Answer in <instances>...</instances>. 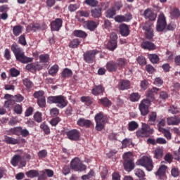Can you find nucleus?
<instances>
[{"instance_id": "64", "label": "nucleus", "mask_w": 180, "mask_h": 180, "mask_svg": "<svg viewBox=\"0 0 180 180\" xmlns=\"http://www.w3.org/2000/svg\"><path fill=\"white\" fill-rule=\"evenodd\" d=\"M47 150L44 149V150H39L37 153V155L39 157V158H46V157H47Z\"/></svg>"}, {"instance_id": "24", "label": "nucleus", "mask_w": 180, "mask_h": 180, "mask_svg": "<svg viewBox=\"0 0 180 180\" xmlns=\"http://www.w3.org/2000/svg\"><path fill=\"white\" fill-rule=\"evenodd\" d=\"M118 88L121 91H125V89H130V81L126 79H122L119 82Z\"/></svg>"}, {"instance_id": "62", "label": "nucleus", "mask_w": 180, "mask_h": 180, "mask_svg": "<svg viewBox=\"0 0 180 180\" xmlns=\"http://www.w3.org/2000/svg\"><path fill=\"white\" fill-rule=\"evenodd\" d=\"M29 27L33 32H37V30H39V29H40V24H39V23H31V24H30Z\"/></svg>"}, {"instance_id": "58", "label": "nucleus", "mask_w": 180, "mask_h": 180, "mask_svg": "<svg viewBox=\"0 0 180 180\" xmlns=\"http://www.w3.org/2000/svg\"><path fill=\"white\" fill-rule=\"evenodd\" d=\"M18 43L22 46H26V44H27L25 34H22L18 37Z\"/></svg>"}, {"instance_id": "49", "label": "nucleus", "mask_w": 180, "mask_h": 180, "mask_svg": "<svg viewBox=\"0 0 180 180\" xmlns=\"http://www.w3.org/2000/svg\"><path fill=\"white\" fill-rule=\"evenodd\" d=\"M77 15H79L82 18H89L91 12H89V11L79 10L77 11Z\"/></svg>"}, {"instance_id": "23", "label": "nucleus", "mask_w": 180, "mask_h": 180, "mask_svg": "<svg viewBox=\"0 0 180 180\" xmlns=\"http://www.w3.org/2000/svg\"><path fill=\"white\" fill-rule=\"evenodd\" d=\"M141 47L143 49V50H155L156 46L154 44V43L150 41H144L141 43Z\"/></svg>"}, {"instance_id": "27", "label": "nucleus", "mask_w": 180, "mask_h": 180, "mask_svg": "<svg viewBox=\"0 0 180 180\" xmlns=\"http://www.w3.org/2000/svg\"><path fill=\"white\" fill-rule=\"evenodd\" d=\"M116 64L118 70H122L125 68L126 65H127V60L123 58H120L116 60Z\"/></svg>"}, {"instance_id": "16", "label": "nucleus", "mask_w": 180, "mask_h": 180, "mask_svg": "<svg viewBox=\"0 0 180 180\" xmlns=\"http://www.w3.org/2000/svg\"><path fill=\"white\" fill-rule=\"evenodd\" d=\"M103 92H105V87H103V85L102 84H94L93 89H91V94L92 95H94V96L103 95Z\"/></svg>"}, {"instance_id": "54", "label": "nucleus", "mask_w": 180, "mask_h": 180, "mask_svg": "<svg viewBox=\"0 0 180 180\" xmlns=\"http://www.w3.org/2000/svg\"><path fill=\"white\" fill-rule=\"evenodd\" d=\"M40 128L43 131H44L45 134H50V128L47 124H46V122H43L40 125Z\"/></svg>"}, {"instance_id": "3", "label": "nucleus", "mask_w": 180, "mask_h": 180, "mask_svg": "<svg viewBox=\"0 0 180 180\" xmlns=\"http://www.w3.org/2000/svg\"><path fill=\"white\" fill-rule=\"evenodd\" d=\"M123 166L124 169L127 172H130L134 169L136 165L134 164V160L133 159V155L131 153H126L123 155Z\"/></svg>"}, {"instance_id": "61", "label": "nucleus", "mask_w": 180, "mask_h": 180, "mask_svg": "<svg viewBox=\"0 0 180 180\" xmlns=\"http://www.w3.org/2000/svg\"><path fill=\"white\" fill-rule=\"evenodd\" d=\"M10 74L11 77H18V75H20V71L15 68H12L10 69Z\"/></svg>"}, {"instance_id": "40", "label": "nucleus", "mask_w": 180, "mask_h": 180, "mask_svg": "<svg viewBox=\"0 0 180 180\" xmlns=\"http://www.w3.org/2000/svg\"><path fill=\"white\" fill-rule=\"evenodd\" d=\"M134 172H135L136 176L139 178V179H143L146 178V173L144 172V171H143V169H136L134 170Z\"/></svg>"}, {"instance_id": "50", "label": "nucleus", "mask_w": 180, "mask_h": 180, "mask_svg": "<svg viewBox=\"0 0 180 180\" xmlns=\"http://www.w3.org/2000/svg\"><path fill=\"white\" fill-rule=\"evenodd\" d=\"M22 84L26 86V88L30 89L32 86H33V82L30 81V79L25 78L22 79Z\"/></svg>"}, {"instance_id": "59", "label": "nucleus", "mask_w": 180, "mask_h": 180, "mask_svg": "<svg viewBox=\"0 0 180 180\" xmlns=\"http://www.w3.org/2000/svg\"><path fill=\"white\" fill-rule=\"evenodd\" d=\"M33 96L36 99H40V98H44V91H35L33 94Z\"/></svg>"}, {"instance_id": "46", "label": "nucleus", "mask_w": 180, "mask_h": 180, "mask_svg": "<svg viewBox=\"0 0 180 180\" xmlns=\"http://www.w3.org/2000/svg\"><path fill=\"white\" fill-rule=\"evenodd\" d=\"M58 72V65H53L49 70V75L54 76Z\"/></svg>"}, {"instance_id": "15", "label": "nucleus", "mask_w": 180, "mask_h": 180, "mask_svg": "<svg viewBox=\"0 0 180 180\" xmlns=\"http://www.w3.org/2000/svg\"><path fill=\"white\" fill-rule=\"evenodd\" d=\"M167 166L165 165H161L160 166L158 171L155 173L156 176H158L159 179L161 180H166L167 179Z\"/></svg>"}, {"instance_id": "32", "label": "nucleus", "mask_w": 180, "mask_h": 180, "mask_svg": "<svg viewBox=\"0 0 180 180\" xmlns=\"http://www.w3.org/2000/svg\"><path fill=\"white\" fill-rule=\"evenodd\" d=\"M79 44H81V40L78 38H75L70 41L69 47L70 49H78Z\"/></svg>"}, {"instance_id": "36", "label": "nucleus", "mask_w": 180, "mask_h": 180, "mask_svg": "<svg viewBox=\"0 0 180 180\" xmlns=\"http://www.w3.org/2000/svg\"><path fill=\"white\" fill-rule=\"evenodd\" d=\"M25 175L27 176V178H37L39 176V171L31 169L28 172H26Z\"/></svg>"}, {"instance_id": "51", "label": "nucleus", "mask_w": 180, "mask_h": 180, "mask_svg": "<svg viewBox=\"0 0 180 180\" xmlns=\"http://www.w3.org/2000/svg\"><path fill=\"white\" fill-rule=\"evenodd\" d=\"M41 116H42L41 112L39 111L36 112L34 115V119L35 122H37V123H41L43 120Z\"/></svg>"}, {"instance_id": "42", "label": "nucleus", "mask_w": 180, "mask_h": 180, "mask_svg": "<svg viewBox=\"0 0 180 180\" xmlns=\"http://www.w3.org/2000/svg\"><path fill=\"white\" fill-rule=\"evenodd\" d=\"M148 58H149L153 64H157V63L160 61V57H158L157 54H149Z\"/></svg>"}, {"instance_id": "21", "label": "nucleus", "mask_w": 180, "mask_h": 180, "mask_svg": "<svg viewBox=\"0 0 180 180\" xmlns=\"http://www.w3.org/2000/svg\"><path fill=\"white\" fill-rule=\"evenodd\" d=\"M120 33L123 37H127L130 34V28L126 24H122L120 26Z\"/></svg>"}, {"instance_id": "6", "label": "nucleus", "mask_w": 180, "mask_h": 180, "mask_svg": "<svg viewBox=\"0 0 180 180\" xmlns=\"http://www.w3.org/2000/svg\"><path fill=\"white\" fill-rule=\"evenodd\" d=\"M136 165H141L146 168L147 171H153L154 165H153V160L147 156H143L136 162Z\"/></svg>"}, {"instance_id": "35", "label": "nucleus", "mask_w": 180, "mask_h": 180, "mask_svg": "<svg viewBox=\"0 0 180 180\" xmlns=\"http://www.w3.org/2000/svg\"><path fill=\"white\" fill-rule=\"evenodd\" d=\"M121 143L123 148L130 147L131 146V147H134V143H133L131 139H124Z\"/></svg>"}, {"instance_id": "17", "label": "nucleus", "mask_w": 180, "mask_h": 180, "mask_svg": "<svg viewBox=\"0 0 180 180\" xmlns=\"http://www.w3.org/2000/svg\"><path fill=\"white\" fill-rule=\"evenodd\" d=\"M160 91V89L153 87L151 89L148 90V94H147V98L143 99V101H147L149 102V104L151 103V102L154 101L155 97H154V94H157Z\"/></svg>"}, {"instance_id": "43", "label": "nucleus", "mask_w": 180, "mask_h": 180, "mask_svg": "<svg viewBox=\"0 0 180 180\" xmlns=\"http://www.w3.org/2000/svg\"><path fill=\"white\" fill-rule=\"evenodd\" d=\"M139 128V124L135 121H131L128 124V130L129 131H134L136 129Z\"/></svg>"}, {"instance_id": "29", "label": "nucleus", "mask_w": 180, "mask_h": 180, "mask_svg": "<svg viewBox=\"0 0 180 180\" xmlns=\"http://www.w3.org/2000/svg\"><path fill=\"white\" fill-rule=\"evenodd\" d=\"M91 15L93 18H101L102 16V8L98 7L91 9Z\"/></svg>"}, {"instance_id": "11", "label": "nucleus", "mask_w": 180, "mask_h": 180, "mask_svg": "<svg viewBox=\"0 0 180 180\" xmlns=\"http://www.w3.org/2000/svg\"><path fill=\"white\" fill-rule=\"evenodd\" d=\"M143 30L145 31V36L148 40H151L154 37V30H153L150 22L143 24Z\"/></svg>"}, {"instance_id": "10", "label": "nucleus", "mask_w": 180, "mask_h": 180, "mask_svg": "<svg viewBox=\"0 0 180 180\" xmlns=\"http://www.w3.org/2000/svg\"><path fill=\"white\" fill-rule=\"evenodd\" d=\"M165 27H167V20H165V15L162 13L159 15L156 29L158 32H164Z\"/></svg>"}, {"instance_id": "13", "label": "nucleus", "mask_w": 180, "mask_h": 180, "mask_svg": "<svg viewBox=\"0 0 180 180\" xmlns=\"http://www.w3.org/2000/svg\"><path fill=\"white\" fill-rule=\"evenodd\" d=\"M66 136L69 140H71L72 141H77V140H79L80 137V133L79 131L77 129H72L68 131H66Z\"/></svg>"}, {"instance_id": "37", "label": "nucleus", "mask_w": 180, "mask_h": 180, "mask_svg": "<svg viewBox=\"0 0 180 180\" xmlns=\"http://www.w3.org/2000/svg\"><path fill=\"white\" fill-rule=\"evenodd\" d=\"M22 160V157L19 155H15L11 161V164L13 165V167H17L18 164Z\"/></svg>"}, {"instance_id": "1", "label": "nucleus", "mask_w": 180, "mask_h": 180, "mask_svg": "<svg viewBox=\"0 0 180 180\" xmlns=\"http://www.w3.org/2000/svg\"><path fill=\"white\" fill-rule=\"evenodd\" d=\"M11 51L15 55L17 61L22 64H27V63H32L33 61V58L25 56V52L20 48H18L16 44L11 46Z\"/></svg>"}, {"instance_id": "31", "label": "nucleus", "mask_w": 180, "mask_h": 180, "mask_svg": "<svg viewBox=\"0 0 180 180\" xmlns=\"http://www.w3.org/2000/svg\"><path fill=\"white\" fill-rule=\"evenodd\" d=\"M23 32V26L18 25L13 27V34L18 37L20 34H22Z\"/></svg>"}, {"instance_id": "7", "label": "nucleus", "mask_w": 180, "mask_h": 180, "mask_svg": "<svg viewBox=\"0 0 180 180\" xmlns=\"http://www.w3.org/2000/svg\"><path fill=\"white\" fill-rule=\"evenodd\" d=\"M70 167L74 171H79V172H82V171L86 169V165H84L79 158H75L72 160Z\"/></svg>"}, {"instance_id": "26", "label": "nucleus", "mask_w": 180, "mask_h": 180, "mask_svg": "<svg viewBox=\"0 0 180 180\" xmlns=\"http://www.w3.org/2000/svg\"><path fill=\"white\" fill-rule=\"evenodd\" d=\"M85 26L88 30L90 32H94L96 27H98V25L94 20H87L85 22Z\"/></svg>"}, {"instance_id": "9", "label": "nucleus", "mask_w": 180, "mask_h": 180, "mask_svg": "<svg viewBox=\"0 0 180 180\" xmlns=\"http://www.w3.org/2000/svg\"><path fill=\"white\" fill-rule=\"evenodd\" d=\"M98 53H99V51L98 50H91L86 51L83 55L84 60L88 64H92V63L95 61V57Z\"/></svg>"}, {"instance_id": "44", "label": "nucleus", "mask_w": 180, "mask_h": 180, "mask_svg": "<svg viewBox=\"0 0 180 180\" xmlns=\"http://www.w3.org/2000/svg\"><path fill=\"white\" fill-rule=\"evenodd\" d=\"M63 78H70L72 77V71L68 68H65L61 74Z\"/></svg>"}, {"instance_id": "39", "label": "nucleus", "mask_w": 180, "mask_h": 180, "mask_svg": "<svg viewBox=\"0 0 180 180\" xmlns=\"http://www.w3.org/2000/svg\"><path fill=\"white\" fill-rule=\"evenodd\" d=\"M80 101L86 105H92V103H94V99L90 96H83L81 97Z\"/></svg>"}, {"instance_id": "19", "label": "nucleus", "mask_w": 180, "mask_h": 180, "mask_svg": "<svg viewBox=\"0 0 180 180\" xmlns=\"http://www.w3.org/2000/svg\"><path fill=\"white\" fill-rule=\"evenodd\" d=\"M26 70L28 71H30V72H36V71H40L41 70V66L39 65L38 63H32L30 64H27L25 66Z\"/></svg>"}, {"instance_id": "63", "label": "nucleus", "mask_w": 180, "mask_h": 180, "mask_svg": "<svg viewBox=\"0 0 180 180\" xmlns=\"http://www.w3.org/2000/svg\"><path fill=\"white\" fill-rule=\"evenodd\" d=\"M136 134L137 137H148V136L147 135V134L145 132L142 127L140 130H138L136 132Z\"/></svg>"}, {"instance_id": "22", "label": "nucleus", "mask_w": 180, "mask_h": 180, "mask_svg": "<svg viewBox=\"0 0 180 180\" xmlns=\"http://www.w3.org/2000/svg\"><path fill=\"white\" fill-rule=\"evenodd\" d=\"M106 68L109 72H116V71H117V70H119L116 62H115L113 60H110L107 63Z\"/></svg>"}, {"instance_id": "20", "label": "nucleus", "mask_w": 180, "mask_h": 180, "mask_svg": "<svg viewBox=\"0 0 180 180\" xmlns=\"http://www.w3.org/2000/svg\"><path fill=\"white\" fill-rule=\"evenodd\" d=\"M77 126L80 127H86V129H89L92 124V122L89 120H85V118H79L77 120Z\"/></svg>"}, {"instance_id": "30", "label": "nucleus", "mask_w": 180, "mask_h": 180, "mask_svg": "<svg viewBox=\"0 0 180 180\" xmlns=\"http://www.w3.org/2000/svg\"><path fill=\"white\" fill-rule=\"evenodd\" d=\"M101 105H103L104 108H110L112 106V101L109 100L107 97H103L98 100Z\"/></svg>"}, {"instance_id": "12", "label": "nucleus", "mask_w": 180, "mask_h": 180, "mask_svg": "<svg viewBox=\"0 0 180 180\" xmlns=\"http://www.w3.org/2000/svg\"><path fill=\"white\" fill-rule=\"evenodd\" d=\"M148 108H150L149 102L146 100H142L139 105V108L142 116H147V115H148L150 112Z\"/></svg>"}, {"instance_id": "2", "label": "nucleus", "mask_w": 180, "mask_h": 180, "mask_svg": "<svg viewBox=\"0 0 180 180\" xmlns=\"http://www.w3.org/2000/svg\"><path fill=\"white\" fill-rule=\"evenodd\" d=\"M47 103L50 105L55 103L59 109H64L68 105L67 97L63 95L49 96L47 98Z\"/></svg>"}, {"instance_id": "33", "label": "nucleus", "mask_w": 180, "mask_h": 180, "mask_svg": "<svg viewBox=\"0 0 180 180\" xmlns=\"http://www.w3.org/2000/svg\"><path fill=\"white\" fill-rule=\"evenodd\" d=\"M142 128L143 130L145 131V133L148 135V137H150V136L154 133V129L150 127V125L147 124L143 123Z\"/></svg>"}, {"instance_id": "5", "label": "nucleus", "mask_w": 180, "mask_h": 180, "mask_svg": "<svg viewBox=\"0 0 180 180\" xmlns=\"http://www.w3.org/2000/svg\"><path fill=\"white\" fill-rule=\"evenodd\" d=\"M6 134L8 136H22V137H27L29 136V130L23 128L22 127H17L14 128H11L6 131Z\"/></svg>"}, {"instance_id": "8", "label": "nucleus", "mask_w": 180, "mask_h": 180, "mask_svg": "<svg viewBox=\"0 0 180 180\" xmlns=\"http://www.w3.org/2000/svg\"><path fill=\"white\" fill-rule=\"evenodd\" d=\"M107 49L110 51H115L117 49V34L112 32L110 35V40L107 44Z\"/></svg>"}, {"instance_id": "25", "label": "nucleus", "mask_w": 180, "mask_h": 180, "mask_svg": "<svg viewBox=\"0 0 180 180\" xmlns=\"http://www.w3.org/2000/svg\"><path fill=\"white\" fill-rule=\"evenodd\" d=\"M143 15L146 19H148L149 20H155V14L150 8L145 10Z\"/></svg>"}, {"instance_id": "41", "label": "nucleus", "mask_w": 180, "mask_h": 180, "mask_svg": "<svg viewBox=\"0 0 180 180\" xmlns=\"http://www.w3.org/2000/svg\"><path fill=\"white\" fill-rule=\"evenodd\" d=\"M140 98H141V96L139 93H132L129 96V100L131 102H139L140 101Z\"/></svg>"}, {"instance_id": "60", "label": "nucleus", "mask_w": 180, "mask_h": 180, "mask_svg": "<svg viewBox=\"0 0 180 180\" xmlns=\"http://www.w3.org/2000/svg\"><path fill=\"white\" fill-rule=\"evenodd\" d=\"M50 56L48 54H41L39 56L41 63H49Z\"/></svg>"}, {"instance_id": "34", "label": "nucleus", "mask_w": 180, "mask_h": 180, "mask_svg": "<svg viewBox=\"0 0 180 180\" xmlns=\"http://www.w3.org/2000/svg\"><path fill=\"white\" fill-rule=\"evenodd\" d=\"M4 141L6 144H19V139H16L15 138H12L8 136H6L4 138Z\"/></svg>"}, {"instance_id": "4", "label": "nucleus", "mask_w": 180, "mask_h": 180, "mask_svg": "<svg viewBox=\"0 0 180 180\" xmlns=\"http://www.w3.org/2000/svg\"><path fill=\"white\" fill-rule=\"evenodd\" d=\"M95 121H96V130L97 131H102L105 128V124L107 122L106 118L103 116V112H101L97 113L95 115Z\"/></svg>"}, {"instance_id": "18", "label": "nucleus", "mask_w": 180, "mask_h": 180, "mask_svg": "<svg viewBox=\"0 0 180 180\" xmlns=\"http://www.w3.org/2000/svg\"><path fill=\"white\" fill-rule=\"evenodd\" d=\"M168 126H179L180 124V116L174 115L167 118Z\"/></svg>"}, {"instance_id": "57", "label": "nucleus", "mask_w": 180, "mask_h": 180, "mask_svg": "<svg viewBox=\"0 0 180 180\" xmlns=\"http://www.w3.org/2000/svg\"><path fill=\"white\" fill-rule=\"evenodd\" d=\"M37 103L39 108H46V97L38 98Z\"/></svg>"}, {"instance_id": "55", "label": "nucleus", "mask_w": 180, "mask_h": 180, "mask_svg": "<svg viewBox=\"0 0 180 180\" xmlns=\"http://www.w3.org/2000/svg\"><path fill=\"white\" fill-rule=\"evenodd\" d=\"M13 110L17 115H22L23 108H22V105L17 104L14 106Z\"/></svg>"}, {"instance_id": "14", "label": "nucleus", "mask_w": 180, "mask_h": 180, "mask_svg": "<svg viewBox=\"0 0 180 180\" xmlns=\"http://www.w3.org/2000/svg\"><path fill=\"white\" fill-rule=\"evenodd\" d=\"M51 30L52 32H58L63 27V19L56 18L51 22Z\"/></svg>"}, {"instance_id": "53", "label": "nucleus", "mask_w": 180, "mask_h": 180, "mask_svg": "<svg viewBox=\"0 0 180 180\" xmlns=\"http://www.w3.org/2000/svg\"><path fill=\"white\" fill-rule=\"evenodd\" d=\"M171 16L174 19H178V18L180 17V11L178 8H174L172 12H171Z\"/></svg>"}, {"instance_id": "28", "label": "nucleus", "mask_w": 180, "mask_h": 180, "mask_svg": "<svg viewBox=\"0 0 180 180\" xmlns=\"http://www.w3.org/2000/svg\"><path fill=\"white\" fill-rule=\"evenodd\" d=\"M73 34L75 37H79L80 39H86V37H88V34L81 30H75Z\"/></svg>"}, {"instance_id": "47", "label": "nucleus", "mask_w": 180, "mask_h": 180, "mask_svg": "<svg viewBox=\"0 0 180 180\" xmlns=\"http://www.w3.org/2000/svg\"><path fill=\"white\" fill-rule=\"evenodd\" d=\"M116 15V10H114L113 8H109L108 10H107L106 11V18H109L110 19H112L113 18V16Z\"/></svg>"}, {"instance_id": "48", "label": "nucleus", "mask_w": 180, "mask_h": 180, "mask_svg": "<svg viewBox=\"0 0 180 180\" xmlns=\"http://www.w3.org/2000/svg\"><path fill=\"white\" fill-rule=\"evenodd\" d=\"M155 120H157V112H152L148 115V122L149 123H155Z\"/></svg>"}, {"instance_id": "56", "label": "nucleus", "mask_w": 180, "mask_h": 180, "mask_svg": "<svg viewBox=\"0 0 180 180\" xmlns=\"http://www.w3.org/2000/svg\"><path fill=\"white\" fill-rule=\"evenodd\" d=\"M50 115L52 117H57L58 115H60V110L57 108H53L50 110Z\"/></svg>"}, {"instance_id": "38", "label": "nucleus", "mask_w": 180, "mask_h": 180, "mask_svg": "<svg viewBox=\"0 0 180 180\" xmlns=\"http://www.w3.org/2000/svg\"><path fill=\"white\" fill-rule=\"evenodd\" d=\"M154 155L156 160H160L164 157V150L162 148H158L154 151Z\"/></svg>"}, {"instance_id": "52", "label": "nucleus", "mask_w": 180, "mask_h": 180, "mask_svg": "<svg viewBox=\"0 0 180 180\" xmlns=\"http://www.w3.org/2000/svg\"><path fill=\"white\" fill-rule=\"evenodd\" d=\"M84 3L86 5L91 6L92 8H95V6H97L98 4L97 0H85Z\"/></svg>"}, {"instance_id": "45", "label": "nucleus", "mask_w": 180, "mask_h": 180, "mask_svg": "<svg viewBox=\"0 0 180 180\" xmlns=\"http://www.w3.org/2000/svg\"><path fill=\"white\" fill-rule=\"evenodd\" d=\"M160 131L161 133H162V134H164L167 140H171V139H172V135L171 134V132L169 131V130L160 128Z\"/></svg>"}]
</instances>
